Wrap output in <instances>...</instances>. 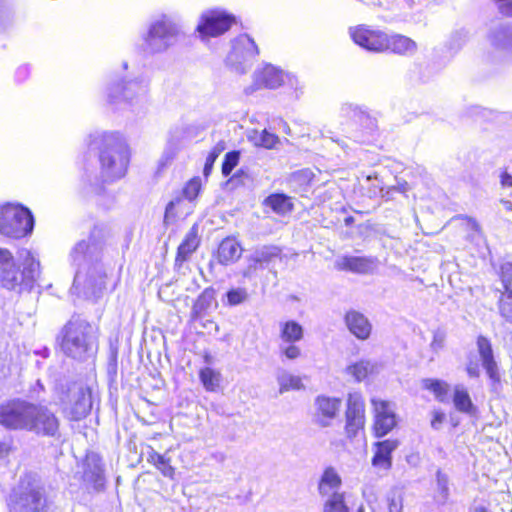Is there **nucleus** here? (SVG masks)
I'll use <instances>...</instances> for the list:
<instances>
[{
    "instance_id": "obj_44",
    "label": "nucleus",
    "mask_w": 512,
    "mask_h": 512,
    "mask_svg": "<svg viewBox=\"0 0 512 512\" xmlns=\"http://www.w3.org/2000/svg\"><path fill=\"white\" fill-rule=\"evenodd\" d=\"M226 296L228 305L236 306L247 301L248 292L245 288H235L229 290Z\"/></svg>"
},
{
    "instance_id": "obj_31",
    "label": "nucleus",
    "mask_w": 512,
    "mask_h": 512,
    "mask_svg": "<svg viewBox=\"0 0 512 512\" xmlns=\"http://www.w3.org/2000/svg\"><path fill=\"white\" fill-rule=\"evenodd\" d=\"M377 364L368 360H361L346 368V373L360 382L377 371Z\"/></svg>"
},
{
    "instance_id": "obj_11",
    "label": "nucleus",
    "mask_w": 512,
    "mask_h": 512,
    "mask_svg": "<svg viewBox=\"0 0 512 512\" xmlns=\"http://www.w3.org/2000/svg\"><path fill=\"white\" fill-rule=\"evenodd\" d=\"M235 18L224 11L211 10L204 12L197 25L196 31L205 41L210 37H217L228 31Z\"/></svg>"
},
{
    "instance_id": "obj_57",
    "label": "nucleus",
    "mask_w": 512,
    "mask_h": 512,
    "mask_svg": "<svg viewBox=\"0 0 512 512\" xmlns=\"http://www.w3.org/2000/svg\"><path fill=\"white\" fill-rule=\"evenodd\" d=\"M467 373L470 377H478L479 376V367L476 363H470L467 366Z\"/></svg>"
},
{
    "instance_id": "obj_8",
    "label": "nucleus",
    "mask_w": 512,
    "mask_h": 512,
    "mask_svg": "<svg viewBox=\"0 0 512 512\" xmlns=\"http://www.w3.org/2000/svg\"><path fill=\"white\" fill-rule=\"evenodd\" d=\"M34 403L12 399L0 404V425L9 430L27 431Z\"/></svg>"
},
{
    "instance_id": "obj_1",
    "label": "nucleus",
    "mask_w": 512,
    "mask_h": 512,
    "mask_svg": "<svg viewBox=\"0 0 512 512\" xmlns=\"http://www.w3.org/2000/svg\"><path fill=\"white\" fill-rule=\"evenodd\" d=\"M102 247L96 243L78 242L71 251L73 261L79 262L72 292L86 299L97 300L106 289V269L99 260Z\"/></svg>"
},
{
    "instance_id": "obj_60",
    "label": "nucleus",
    "mask_w": 512,
    "mask_h": 512,
    "mask_svg": "<svg viewBox=\"0 0 512 512\" xmlns=\"http://www.w3.org/2000/svg\"><path fill=\"white\" fill-rule=\"evenodd\" d=\"M443 419H444L443 414H440V413L435 414L433 420L431 421L432 427L434 429H438V424L442 423Z\"/></svg>"
},
{
    "instance_id": "obj_7",
    "label": "nucleus",
    "mask_w": 512,
    "mask_h": 512,
    "mask_svg": "<svg viewBox=\"0 0 512 512\" xmlns=\"http://www.w3.org/2000/svg\"><path fill=\"white\" fill-rule=\"evenodd\" d=\"M10 502L15 512H42L47 504L44 488L29 478L21 480Z\"/></svg>"
},
{
    "instance_id": "obj_46",
    "label": "nucleus",
    "mask_w": 512,
    "mask_h": 512,
    "mask_svg": "<svg viewBox=\"0 0 512 512\" xmlns=\"http://www.w3.org/2000/svg\"><path fill=\"white\" fill-rule=\"evenodd\" d=\"M296 342H281L279 351L282 356L289 360H295L301 356V349Z\"/></svg>"
},
{
    "instance_id": "obj_32",
    "label": "nucleus",
    "mask_w": 512,
    "mask_h": 512,
    "mask_svg": "<svg viewBox=\"0 0 512 512\" xmlns=\"http://www.w3.org/2000/svg\"><path fill=\"white\" fill-rule=\"evenodd\" d=\"M303 337L304 329L298 322L290 320L280 324L281 342H299Z\"/></svg>"
},
{
    "instance_id": "obj_63",
    "label": "nucleus",
    "mask_w": 512,
    "mask_h": 512,
    "mask_svg": "<svg viewBox=\"0 0 512 512\" xmlns=\"http://www.w3.org/2000/svg\"><path fill=\"white\" fill-rule=\"evenodd\" d=\"M400 192L404 193L407 190V183H404L403 185H399L397 188Z\"/></svg>"
},
{
    "instance_id": "obj_26",
    "label": "nucleus",
    "mask_w": 512,
    "mask_h": 512,
    "mask_svg": "<svg viewBox=\"0 0 512 512\" xmlns=\"http://www.w3.org/2000/svg\"><path fill=\"white\" fill-rule=\"evenodd\" d=\"M512 37V25L496 24L490 28L488 40L490 44L498 49L508 51Z\"/></svg>"
},
{
    "instance_id": "obj_55",
    "label": "nucleus",
    "mask_w": 512,
    "mask_h": 512,
    "mask_svg": "<svg viewBox=\"0 0 512 512\" xmlns=\"http://www.w3.org/2000/svg\"><path fill=\"white\" fill-rule=\"evenodd\" d=\"M29 75V67L26 65L20 66L16 71V77L19 81H23Z\"/></svg>"
},
{
    "instance_id": "obj_47",
    "label": "nucleus",
    "mask_w": 512,
    "mask_h": 512,
    "mask_svg": "<svg viewBox=\"0 0 512 512\" xmlns=\"http://www.w3.org/2000/svg\"><path fill=\"white\" fill-rule=\"evenodd\" d=\"M500 277L505 291H512V263L504 262L500 265Z\"/></svg>"
},
{
    "instance_id": "obj_25",
    "label": "nucleus",
    "mask_w": 512,
    "mask_h": 512,
    "mask_svg": "<svg viewBox=\"0 0 512 512\" xmlns=\"http://www.w3.org/2000/svg\"><path fill=\"white\" fill-rule=\"evenodd\" d=\"M240 243L233 237H227L219 244L217 259L222 265H229L236 262L242 255Z\"/></svg>"
},
{
    "instance_id": "obj_24",
    "label": "nucleus",
    "mask_w": 512,
    "mask_h": 512,
    "mask_svg": "<svg viewBox=\"0 0 512 512\" xmlns=\"http://www.w3.org/2000/svg\"><path fill=\"white\" fill-rule=\"evenodd\" d=\"M477 347L487 374L493 381H499L498 367L493 357L490 341L486 337L479 336Z\"/></svg>"
},
{
    "instance_id": "obj_29",
    "label": "nucleus",
    "mask_w": 512,
    "mask_h": 512,
    "mask_svg": "<svg viewBox=\"0 0 512 512\" xmlns=\"http://www.w3.org/2000/svg\"><path fill=\"white\" fill-rule=\"evenodd\" d=\"M323 500V512H351L346 501V492L325 497ZM356 512H365L364 506L360 505Z\"/></svg>"
},
{
    "instance_id": "obj_37",
    "label": "nucleus",
    "mask_w": 512,
    "mask_h": 512,
    "mask_svg": "<svg viewBox=\"0 0 512 512\" xmlns=\"http://www.w3.org/2000/svg\"><path fill=\"white\" fill-rule=\"evenodd\" d=\"M277 381L279 384L280 393H284L289 390H300L303 387L301 378L292 375L287 371L279 372L277 376Z\"/></svg>"
},
{
    "instance_id": "obj_12",
    "label": "nucleus",
    "mask_w": 512,
    "mask_h": 512,
    "mask_svg": "<svg viewBox=\"0 0 512 512\" xmlns=\"http://www.w3.org/2000/svg\"><path fill=\"white\" fill-rule=\"evenodd\" d=\"M148 92V82L143 78H137L123 83H115L108 88V101L111 104L126 101L132 103L141 99Z\"/></svg>"
},
{
    "instance_id": "obj_6",
    "label": "nucleus",
    "mask_w": 512,
    "mask_h": 512,
    "mask_svg": "<svg viewBox=\"0 0 512 512\" xmlns=\"http://www.w3.org/2000/svg\"><path fill=\"white\" fill-rule=\"evenodd\" d=\"M34 218L29 209L7 203L0 206V234L20 239L32 233Z\"/></svg>"
},
{
    "instance_id": "obj_64",
    "label": "nucleus",
    "mask_w": 512,
    "mask_h": 512,
    "mask_svg": "<svg viewBox=\"0 0 512 512\" xmlns=\"http://www.w3.org/2000/svg\"><path fill=\"white\" fill-rule=\"evenodd\" d=\"M455 36H459V39L464 42L466 40V34L465 33H456Z\"/></svg>"
},
{
    "instance_id": "obj_15",
    "label": "nucleus",
    "mask_w": 512,
    "mask_h": 512,
    "mask_svg": "<svg viewBox=\"0 0 512 512\" xmlns=\"http://www.w3.org/2000/svg\"><path fill=\"white\" fill-rule=\"evenodd\" d=\"M365 405L361 394L354 392L348 395L346 410V433L348 437L356 436L364 427Z\"/></svg>"
},
{
    "instance_id": "obj_43",
    "label": "nucleus",
    "mask_w": 512,
    "mask_h": 512,
    "mask_svg": "<svg viewBox=\"0 0 512 512\" xmlns=\"http://www.w3.org/2000/svg\"><path fill=\"white\" fill-rule=\"evenodd\" d=\"M499 310L504 318L512 321V291L503 292L499 301Z\"/></svg>"
},
{
    "instance_id": "obj_27",
    "label": "nucleus",
    "mask_w": 512,
    "mask_h": 512,
    "mask_svg": "<svg viewBox=\"0 0 512 512\" xmlns=\"http://www.w3.org/2000/svg\"><path fill=\"white\" fill-rule=\"evenodd\" d=\"M200 240L198 238L197 227L193 226L186 234L183 242L179 245L177 256L175 259L176 264L181 265L185 262L191 254L198 248Z\"/></svg>"
},
{
    "instance_id": "obj_59",
    "label": "nucleus",
    "mask_w": 512,
    "mask_h": 512,
    "mask_svg": "<svg viewBox=\"0 0 512 512\" xmlns=\"http://www.w3.org/2000/svg\"><path fill=\"white\" fill-rule=\"evenodd\" d=\"M10 16V10L6 5L0 4V23L2 22V19H8Z\"/></svg>"
},
{
    "instance_id": "obj_41",
    "label": "nucleus",
    "mask_w": 512,
    "mask_h": 512,
    "mask_svg": "<svg viewBox=\"0 0 512 512\" xmlns=\"http://www.w3.org/2000/svg\"><path fill=\"white\" fill-rule=\"evenodd\" d=\"M437 482V501L441 504L446 503L449 497L448 477L442 471L438 470L436 474Z\"/></svg>"
},
{
    "instance_id": "obj_9",
    "label": "nucleus",
    "mask_w": 512,
    "mask_h": 512,
    "mask_svg": "<svg viewBox=\"0 0 512 512\" xmlns=\"http://www.w3.org/2000/svg\"><path fill=\"white\" fill-rule=\"evenodd\" d=\"M258 46L247 34H242L232 41V49L227 55L226 63L237 73L243 74L252 65L258 55Z\"/></svg>"
},
{
    "instance_id": "obj_58",
    "label": "nucleus",
    "mask_w": 512,
    "mask_h": 512,
    "mask_svg": "<svg viewBox=\"0 0 512 512\" xmlns=\"http://www.w3.org/2000/svg\"><path fill=\"white\" fill-rule=\"evenodd\" d=\"M467 225L468 227L475 233L477 234H480L481 233V229H480V226L479 224L477 223L476 220L474 219H468L467 221Z\"/></svg>"
},
{
    "instance_id": "obj_13",
    "label": "nucleus",
    "mask_w": 512,
    "mask_h": 512,
    "mask_svg": "<svg viewBox=\"0 0 512 512\" xmlns=\"http://www.w3.org/2000/svg\"><path fill=\"white\" fill-rule=\"evenodd\" d=\"M349 34L355 44L371 52L387 51V34L366 25L351 27Z\"/></svg>"
},
{
    "instance_id": "obj_53",
    "label": "nucleus",
    "mask_w": 512,
    "mask_h": 512,
    "mask_svg": "<svg viewBox=\"0 0 512 512\" xmlns=\"http://www.w3.org/2000/svg\"><path fill=\"white\" fill-rule=\"evenodd\" d=\"M499 11L506 15L512 16V0H494Z\"/></svg>"
},
{
    "instance_id": "obj_17",
    "label": "nucleus",
    "mask_w": 512,
    "mask_h": 512,
    "mask_svg": "<svg viewBox=\"0 0 512 512\" xmlns=\"http://www.w3.org/2000/svg\"><path fill=\"white\" fill-rule=\"evenodd\" d=\"M378 265V259L372 256H343L335 262L336 269L358 274L373 273Z\"/></svg>"
},
{
    "instance_id": "obj_56",
    "label": "nucleus",
    "mask_w": 512,
    "mask_h": 512,
    "mask_svg": "<svg viewBox=\"0 0 512 512\" xmlns=\"http://www.w3.org/2000/svg\"><path fill=\"white\" fill-rule=\"evenodd\" d=\"M501 185L503 187H512V175L507 172H503L500 177Z\"/></svg>"
},
{
    "instance_id": "obj_23",
    "label": "nucleus",
    "mask_w": 512,
    "mask_h": 512,
    "mask_svg": "<svg viewBox=\"0 0 512 512\" xmlns=\"http://www.w3.org/2000/svg\"><path fill=\"white\" fill-rule=\"evenodd\" d=\"M398 445V441L392 439L376 443V451L372 458V465L383 470H389L392 465L391 454Z\"/></svg>"
},
{
    "instance_id": "obj_16",
    "label": "nucleus",
    "mask_w": 512,
    "mask_h": 512,
    "mask_svg": "<svg viewBox=\"0 0 512 512\" xmlns=\"http://www.w3.org/2000/svg\"><path fill=\"white\" fill-rule=\"evenodd\" d=\"M375 421L374 431L376 437L388 434L396 425L395 413L388 401L372 398Z\"/></svg>"
},
{
    "instance_id": "obj_39",
    "label": "nucleus",
    "mask_w": 512,
    "mask_h": 512,
    "mask_svg": "<svg viewBox=\"0 0 512 512\" xmlns=\"http://www.w3.org/2000/svg\"><path fill=\"white\" fill-rule=\"evenodd\" d=\"M200 380L207 391H215L220 383V373L212 368L205 367L200 370Z\"/></svg>"
},
{
    "instance_id": "obj_48",
    "label": "nucleus",
    "mask_w": 512,
    "mask_h": 512,
    "mask_svg": "<svg viewBox=\"0 0 512 512\" xmlns=\"http://www.w3.org/2000/svg\"><path fill=\"white\" fill-rule=\"evenodd\" d=\"M239 161V152L232 151L225 155V159L222 164V174L228 176Z\"/></svg>"
},
{
    "instance_id": "obj_34",
    "label": "nucleus",
    "mask_w": 512,
    "mask_h": 512,
    "mask_svg": "<svg viewBox=\"0 0 512 512\" xmlns=\"http://www.w3.org/2000/svg\"><path fill=\"white\" fill-rule=\"evenodd\" d=\"M264 204L279 215H284L293 209L290 198L284 194H272L264 200Z\"/></svg>"
},
{
    "instance_id": "obj_33",
    "label": "nucleus",
    "mask_w": 512,
    "mask_h": 512,
    "mask_svg": "<svg viewBox=\"0 0 512 512\" xmlns=\"http://www.w3.org/2000/svg\"><path fill=\"white\" fill-rule=\"evenodd\" d=\"M248 139L255 146L272 149L279 142L277 135L270 133L266 129L262 131L252 130L248 133Z\"/></svg>"
},
{
    "instance_id": "obj_18",
    "label": "nucleus",
    "mask_w": 512,
    "mask_h": 512,
    "mask_svg": "<svg viewBox=\"0 0 512 512\" xmlns=\"http://www.w3.org/2000/svg\"><path fill=\"white\" fill-rule=\"evenodd\" d=\"M83 481L94 490H100L104 486L101 458L94 452L88 453L83 462Z\"/></svg>"
},
{
    "instance_id": "obj_20",
    "label": "nucleus",
    "mask_w": 512,
    "mask_h": 512,
    "mask_svg": "<svg viewBox=\"0 0 512 512\" xmlns=\"http://www.w3.org/2000/svg\"><path fill=\"white\" fill-rule=\"evenodd\" d=\"M342 478L336 468L326 467L318 481V493L322 498L342 493Z\"/></svg>"
},
{
    "instance_id": "obj_5",
    "label": "nucleus",
    "mask_w": 512,
    "mask_h": 512,
    "mask_svg": "<svg viewBox=\"0 0 512 512\" xmlns=\"http://www.w3.org/2000/svg\"><path fill=\"white\" fill-rule=\"evenodd\" d=\"M180 34L179 23L169 15H161L148 27L143 38L144 50L151 54L164 53L178 42Z\"/></svg>"
},
{
    "instance_id": "obj_54",
    "label": "nucleus",
    "mask_w": 512,
    "mask_h": 512,
    "mask_svg": "<svg viewBox=\"0 0 512 512\" xmlns=\"http://www.w3.org/2000/svg\"><path fill=\"white\" fill-rule=\"evenodd\" d=\"M162 456L163 454H159L155 450L151 449V451L148 453L147 461L156 467L157 462L161 460Z\"/></svg>"
},
{
    "instance_id": "obj_4",
    "label": "nucleus",
    "mask_w": 512,
    "mask_h": 512,
    "mask_svg": "<svg viewBox=\"0 0 512 512\" xmlns=\"http://www.w3.org/2000/svg\"><path fill=\"white\" fill-rule=\"evenodd\" d=\"M61 349L80 361L92 358L98 349L97 329L86 320L72 318L62 330Z\"/></svg>"
},
{
    "instance_id": "obj_62",
    "label": "nucleus",
    "mask_w": 512,
    "mask_h": 512,
    "mask_svg": "<svg viewBox=\"0 0 512 512\" xmlns=\"http://www.w3.org/2000/svg\"><path fill=\"white\" fill-rule=\"evenodd\" d=\"M471 512H488L484 507H475L471 510Z\"/></svg>"
},
{
    "instance_id": "obj_42",
    "label": "nucleus",
    "mask_w": 512,
    "mask_h": 512,
    "mask_svg": "<svg viewBox=\"0 0 512 512\" xmlns=\"http://www.w3.org/2000/svg\"><path fill=\"white\" fill-rule=\"evenodd\" d=\"M201 186V179L199 177L192 178L183 188V197L188 201H193L198 196Z\"/></svg>"
},
{
    "instance_id": "obj_21",
    "label": "nucleus",
    "mask_w": 512,
    "mask_h": 512,
    "mask_svg": "<svg viewBox=\"0 0 512 512\" xmlns=\"http://www.w3.org/2000/svg\"><path fill=\"white\" fill-rule=\"evenodd\" d=\"M284 76L282 70L266 65L255 73L254 81L257 88L276 89L284 83Z\"/></svg>"
},
{
    "instance_id": "obj_3",
    "label": "nucleus",
    "mask_w": 512,
    "mask_h": 512,
    "mask_svg": "<svg viewBox=\"0 0 512 512\" xmlns=\"http://www.w3.org/2000/svg\"><path fill=\"white\" fill-rule=\"evenodd\" d=\"M20 258L22 267L9 250L0 248V284L16 293L30 291L40 274V263L30 251H22Z\"/></svg>"
},
{
    "instance_id": "obj_52",
    "label": "nucleus",
    "mask_w": 512,
    "mask_h": 512,
    "mask_svg": "<svg viewBox=\"0 0 512 512\" xmlns=\"http://www.w3.org/2000/svg\"><path fill=\"white\" fill-rule=\"evenodd\" d=\"M445 339L446 333L443 330L438 329L434 331L433 339L430 344L431 349L434 352H438L439 350H441L444 347Z\"/></svg>"
},
{
    "instance_id": "obj_51",
    "label": "nucleus",
    "mask_w": 512,
    "mask_h": 512,
    "mask_svg": "<svg viewBox=\"0 0 512 512\" xmlns=\"http://www.w3.org/2000/svg\"><path fill=\"white\" fill-rule=\"evenodd\" d=\"M222 149H223V147H220V145L218 144L213 149V151H211L209 153V155L207 156L206 162H205V165H204V169H203V173H204L205 177H208V175L210 174V172H211V170L213 168L214 162L217 159V157L220 154V152L222 151Z\"/></svg>"
},
{
    "instance_id": "obj_10",
    "label": "nucleus",
    "mask_w": 512,
    "mask_h": 512,
    "mask_svg": "<svg viewBox=\"0 0 512 512\" xmlns=\"http://www.w3.org/2000/svg\"><path fill=\"white\" fill-rule=\"evenodd\" d=\"M63 410L72 420L84 418L92 407L90 390L82 384L74 383L62 399Z\"/></svg>"
},
{
    "instance_id": "obj_2",
    "label": "nucleus",
    "mask_w": 512,
    "mask_h": 512,
    "mask_svg": "<svg viewBox=\"0 0 512 512\" xmlns=\"http://www.w3.org/2000/svg\"><path fill=\"white\" fill-rule=\"evenodd\" d=\"M91 145L98 149L100 174L105 182L125 176L130 162V151L125 139L116 132H102L92 136Z\"/></svg>"
},
{
    "instance_id": "obj_50",
    "label": "nucleus",
    "mask_w": 512,
    "mask_h": 512,
    "mask_svg": "<svg viewBox=\"0 0 512 512\" xmlns=\"http://www.w3.org/2000/svg\"><path fill=\"white\" fill-rule=\"evenodd\" d=\"M184 200L182 197H177L174 200L170 201L165 210V221L170 218H174L179 213V208L183 204Z\"/></svg>"
},
{
    "instance_id": "obj_36",
    "label": "nucleus",
    "mask_w": 512,
    "mask_h": 512,
    "mask_svg": "<svg viewBox=\"0 0 512 512\" xmlns=\"http://www.w3.org/2000/svg\"><path fill=\"white\" fill-rule=\"evenodd\" d=\"M280 255V249L275 246H264L254 251L252 254L250 261L253 262V264L250 265L256 266L257 264H265L272 261L274 258L279 257Z\"/></svg>"
},
{
    "instance_id": "obj_38",
    "label": "nucleus",
    "mask_w": 512,
    "mask_h": 512,
    "mask_svg": "<svg viewBox=\"0 0 512 512\" xmlns=\"http://www.w3.org/2000/svg\"><path fill=\"white\" fill-rule=\"evenodd\" d=\"M423 388L430 390L434 393L437 400L445 402L447 400L449 385L437 379H424L422 381Z\"/></svg>"
},
{
    "instance_id": "obj_14",
    "label": "nucleus",
    "mask_w": 512,
    "mask_h": 512,
    "mask_svg": "<svg viewBox=\"0 0 512 512\" xmlns=\"http://www.w3.org/2000/svg\"><path fill=\"white\" fill-rule=\"evenodd\" d=\"M27 431L37 435L54 437L59 431V420L48 407L40 404L33 405L32 417Z\"/></svg>"
},
{
    "instance_id": "obj_30",
    "label": "nucleus",
    "mask_w": 512,
    "mask_h": 512,
    "mask_svg": "<svg viewBox=\"0 0 512 512\" xmlns=\"http://www.w3.org/2000/svg\"><path fill=\"white\" fill-rule=\"evenodd\" d=\"M215 301V290L211 287L206 288L196 299L192 310L191 317L197 320L202 317L203 313L207 311Z\"/></svg>"
},
{
    "instance_id": "obj_19",
    "label": "nucleus",
    "mask_w": 512,
    "mask_h": 512,
    "mask_svg": "<svg viewBox=\"0 0 512 512\" xmlns=\"http://www.w3.org/2000/svg\"><path fill=\"white\" fill-rule=\"evenodd\" d=\"M341 399L328 396H318L315 400V417L316 422L322 426L327 427L331 424L340 411Z\"/></svg>"
},
{
    "instance_id": "obj_45",
    "label": "nucleus",
    "mask_w": 512,
    "mask_h": 512,
    "mask_svg": "<svg viewBox=\"0 0 512 512\" xmlns=\"http://www.w3.org/2000/svg\"><path fill=\"white\" fill-rule=\"evenodd\" d=\"M387 505L389 512H402L403 495L399 490H392L387 496Z\"/></svg>"
},
{
    "instance_id": "obj_28",
    "label": "nucleus",
    "mask_w": 512,
    "mask_h": 512,
    "mask_svg": "<svg viewBox=\"0 0 512 512\" xmlns=\"http://www.w3.org/2000/svg\"><path fill=\"white\" fill-rule=\"evenodd\" d=\"M387 50L400 55H412L417 50L414 40L404 35H387Z\"/></svg>"
},
{
    "instance_id": "obj_61",
    "label": "nucleus",
    "mask_w": 512,
    "mask_h": 512,
    "mask_svg": "<svg viewBox=\"0 0 512 512\" xmlns=\"http://www.w3.org/2000/svg\"><path fill=\"white\" fill-rule=\"evenodd\" d=\"M8 454V448L5 444L0 443V459Z\"/></svg>"
},
{
    "instance_id": "obj_40",
    "label": "nucleus",
    "mask_w": 512,
    "mask_h": 512,
    "mask_svg": "<svg viewBox=\"0 0 512 512\" xmlns=\"http://www.w3.org/2000/svg\"><path fill=\"white\" fill-rule=\"evenodd\" d=\"M180 148H181V145H180L179 138L171 136L169 138L167 145L164 149V152L162 154V157L160 160L161 165L164 166V165L170 163L175 158V156L179 152Z\"/></svg>"
},
{
    "instance_id": "obj_22",
    "label": "nucleus",
    "mask_w": 512,
    "mask_h": 512,
    "mask_svg": "<svg viewBox=\"0 0 512 512\" xmlns=\"http://www.w3.org/2000/svg\"><path fill=\"white\" fill-rule=\"evenodd\" d=\"M345 322L349 331L358 339L366 340L369 338L372 325L369 320L357 311H349L345 316Z\"/></svg>"
},
{
    "instance_id": "obj_49",
    "label": "nucleus",
    "mask_w": 512,
    "mask_h": 512,
    "mask_svg": "<svg viewBox=\"0 0 512 512\" xmlns=\"http://www.w3.org/2000/svg\"><path fill=\"white\" fill-rule=\"evenodd\" d=\"M170 462V458L163 454L161 460L157 462L156 468L163 474V476L173 478L175 469L172 467Z\"/></svg>"
},
{
    "instance_id": "obj_35",
    "label": "nucleus",
    "mask_w": 512,
    "mask_h": 512,
    "mask_svg": "<svg viewBox=\"0 0 512 512\" xmlns=\"http://www.w3.org/2000/svg\"><path fill=\"white\" fill-rule=\"evenodd\" d=\"M453 403L455 408L463 413H471L474 409L471 398L467 390L462 385H457L455 387Z\"/></svg>"
}]
</instances>
